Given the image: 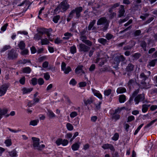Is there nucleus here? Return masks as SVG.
Returning a JSON list of instances; mask_svg holds the SVG:
<instances>
[{
	"instance_id": "f257e3e1",
	"label": "nucleus",
	"mask_w": 157,
	"mask_h": 157,
	"mask_svg": "<svg viewBox=\"0 0 157 157\" xmlns=\"http://www.w3.org/2000/svg\"><path fill=\"white\" fill-rule=\"evenodd\" d=\"M70 5L67 0H64L54 10L55 13L57 14V12H63L66 11L69 8Z\"/></svg>"
},
{
	"instance_id": "f03ea898",
	"label": "nucleus",
	"mask_w": 157,
	"mask_h": 157,
	"mask_svg": "<svg viewBox=\"0 0 157 157\" xmlns=\"http://www.w3.org/2000/svg\"><path fill=\"white\" fill-rule=\"evenodd\" d=\"M97 25H104V26L102 29L103 31H106L109 26V23L107 19L105 17H102L99 19L97 22Z\"/></svg>"
},
{
	"instance_id": "7ed1b4c3",
	"label": "nucleus",
	"mask_w": 157,
	"mask_h": 157,
	"mask_svg": "<svg viewBox=\"0 0 157 157\" xmlns=\"http://www.w3.org/2000/svg\"><path fill=\"white\" fill-rule=\"evenodd\" d=\"M32 140H33V146L37 149L39 150H41L45 147V146L44 144H41V145H40V140L39 138L33 137L32 138Z\"/></svg>"
},
{
	"instance_id": "20e7f679",
	"label": "nucleus",
	"mask_w": 157,
	"mask_h": 157,
	"mask_svg": "<svg viewBox=\"0 0 157 157\" xmlns=\"http://www.w3.org/2000/svg\"><path fill=\"white\" fill-rule=\"evenodd\" d=\"M17 56L18 54L14 49H12L8 51L7 58L9 59H15Z\"/></svg>"
},
{
	"instance_id": "39448f33",
	"label": "nucleus",
	"mask_w": 157,
	"mask_h": 157,
	"mask_svg": "<svg viewBox=\"0 0 157 157\" xmlns=\"http://www.w3.org/2000/svg\"><path fill=\"white\" fill-rule=\"evenodd\" d=\"M145 99L144 94H139L135 97L134 99V101L135 104H138L140 101H143L144 103V101Z\"/></svg>"
},
{
	"instance_id": "423d86ee",
	"label": "nucleus",
	"mask_w": 157,
	"mask_h": 157,
	"mask_svg": "<svg viewBox=\"0 0 157 157\" xmlns=\"http://www.w3.org/2000/svg\"><path fill=\"white\" fill-rule=\"evenodd\" d=\"M90 48L85 44L81 43L79 45V51L80 52H86L90 50Z\"/></svg>"
},
{
	"instance_id": "0eeeda50",
	"label": "nucleus",
	"mask_w": 157,
	"mask_h": 157,
	"mask_svg": "<svg viewBox=\"0 0 157 157\" xmlns=\"http://www.w3.org/2000/svg\"><path fill=\"white\" fill-rule=\"evenodd\" d=\"M148 75H145L144 73H141L140 75V79L138 80V81H145L147 79L151 74V72L149 71H147Z\"/></svg>"
},
{
	"instance_id": "6e6552de",
	"label": "nucleus",
	"mask_w": 157,
	"mask_h": 157,
	"mask_svg": "<svg viewBox=\"0 0 157 157\" xmlns=\"http://www.w3.org/2000/svg\"><path fill=\"white\" fill-rule=\"evenodd\" d=\"M9 86V85L5 84L0 87V96L4 95L6 93Z\"/></svg>"
},
{
	"instance_id": "1a4fd4ad",
	"label": "nucleus",
	"mask_w": 157,
	"mask_h": 157,
	"mask_svg": "<svg viewBox=\"0 0 157 157\" xmlns=\"http://www.w3.org/2000/svg\"><path fill=\"white\" fill-rule=\"evenodd\" d=\"M125 60V58L123 56H117L115 58L114 63L118 66L120 61H124Z\"/></svg>"
},
{
	"instance_id": "9d476101",
	"label": "nucleus",
	"mask_w": 157,
	"mask_h": 157,
	"mask_svg": "<svg viewBox=\"0 0 157 157\" xmlns=\"http://www.w3.org/2000/svg\"><path fill=\"white\" fill-rule=\"evenodd\" d=\"M140 83H138L139 87L141 89H147L151 87V86L149 83H147L145 81H139Z\"/></svg>"
},
{
	"instance_id": "9b49d317",
	"label": "nucleus",
	"mask_w": 157,
	"mask_h": 157,
	"mask_svg": "<svg viewBox=\"0 0 157 157\" xmlns=\"http://www.w3.org/2000/svg\"><path fill=\"white\" fill-rule=\"evenodd\" d=\"M102 147L104 150L109 149L112 151H115L114 148L111 144H103L102 146Z\"/></svg>"
},
{
	"instance_id": "f8f14e48",
	"label": "nucleus",
	"mask_w": 157,
	"mask_h": 157,
	"mask_svg": "<svg viewBox=\"0 0 157 157\" xmlns=\"http://www.w3.org/2000/svg\"><path fill=\"white\" fill-rule=\"evenodd\" d=\"M75 13H76V18H78L81 16L80 13L82 12L83 10L81 6H79L76 8L74 10Z\"/></svg>"
},
{
	"instance_id": "ddd939ff",
	"label": "nucleus",
	"mask_w": 157,
	"mask_h": 157,
	"mask_svg": "<svg viewBox=\"0 0 157 157\" xmlns=\"http://www.w3.org/2000/svg\"><path fill=\"white\" fill-rule=\"evenodd\" d=\"M92 91L94 95L100 99H102V96L101 94L100 93L99 91L97 90L94 89H92Z\"/></svg>"
},
{
	"instance_id": "4468645a",
	"label": "nucleus",
	"mask_w": 157,
	"mask_h": 157,
	"mask_svg": "<svg viewBox=\"0 0 157 157\" xmlns=\"http://www.w3.org/2000/svg\"><path fill=\"white\" fill-rule=\"evenodd\" d=\"M81 144L80 142L75 143L71 146V148L73 151L78 150Z\"/></svg>"
},
{
	"instance_id": "2eb2a0df",
	"label": "nucleus",
	"mask_w": 157,
	"mask_h": 157,
	"mask_svg": "<svg viewBox=\"0 0 157 157\" xmlns=\"http://www.w3.org/2000/svg\"><path fill=\"white\" fill-rule=\"evenodd\" d=\"M134 68V66L131 63H129L126 68L127 72H130L133 71Z\"/></svg>"
},
{
	"instance_id": "dca6fc26",
	"label": "nucleus",
	"mask_w": 157,
	"mask_h": 157,
	"mask_svg": "<svg viewBox=\"0 0 157 157\" xmlns=\"http://www.w3.org/2000/svg\"><path fill=\"white\" fill-rule=\"evenodd\" d=\"M106 61V59L105 58H97L96 59L95 62L96 63H99V65L100 66H101L104 64L105 62Z\"/></svg>"
},
{
	"instance_id": "f3484780",
	"label": "nucleus",
	"mask_w": 157,
	"mask_h": 157,
	"mask_svg": "<svg viewBox=\"0 0 157 157\" xmlns=\"http://www.w3.org/2000/svg\"><path fill=\"white\" fill-rule=\"evenodd\" d=\"M119 14L118 15V17H121L123 16L125 12V11L124 9V6L123 5L120 6V9L119 11Z\"/></svg>"
},
{
	"instance_id": "a211bd4d",
	"label": "nucleus",
	"mask_w": 157,
	"mask_h": 157,
	"mask_svg": "<svg viewBox=\"0 0 157 157\" xmlns=\"http://www.w3.org/2000/svg\"><path fill=\"white\" fill-rule=\"evenodd\" d=\"M11 46L10 45H6L4 46L0 50V52L2 53L7 50L10 49Z\"/></svg>"
},
{
	"instance_id": "6ab92c4d",
	"label": "nucleus",
	"mask_w": 157,
	"mask_h": 157,
	"mask_svg": "<svg viewBox=\"0 0 157 157\" xmlns=\"http://www.w3.org/2000/svg\"><path fill=\"white\" fill-rule=\"evenodd\" d=\"M33 90L32 88H23L21 89L23 94H28L30 93Z\"/></svg>"
},
{
	"instance_id": "aec40b11",
	"label": "nucleus",
	"mask_w": 157,
	"mask_h": 157,
	"mask_svg": "<svg viewBox=\"0 0 157 157\" xmlns=\"http://www.w3.org/2000/svg\"><path fill=\"white\" fill-rule=\"evenodd\" d=\"M150 105L143 104L142 105V111L143 113H146L148 110V108L150 106Z\"/></svg>"
},
{
	"instance_id": "412c9836",
	"label": "nucleus",
	"mask_w": 157,
	"mask_h": 157,
	"mask_svg": "<svg viewBox=\"0 0 157 157\" xmlns=\"http://www.w3.org/2000/svg\"><path fill=\"white\" fill-rule=\"evenodd\" d=\"M126 91V89L124 87H119L118 88L117 90V94H121L125 92Z\"/></svg>"
},
{
	"instance_id": "4be33fe9",
	"label": "nucleus",
	"mask_w": 157,
	"mask_h": 157,
	"mask_svg": "<svg viewBox=\"0 0 157 157\" xmlns=\"http://www.w3.org/2000/svg\"><path fill=\"white\" fill-rule=\"evenodd\" d=\"M7 109L5 108L3 109L0 108V120L2 118L3 115L7 113Z\"/></svg>"
},
{
	"instance_id": "5701e85b",
	"label": "nucleus",
	"mask_w": 157,
	"mask_h": 157,
	"mask_svg": "<svg viewBox=\"0 0 157 157\" xmlns=\"http://www.w3.org/2000/svg\"><path fill=\"white\" fill-rule=\"evenodd\" d=\"M9 155L11 157H17V151L15 149H13L11 151L8 152Z\"/></svg>"
},
{
	"instance_id": "b1692460",
	"label": "nucleus",
	"mask_w": 157,
	"mask_h": 157,
	"mask_svg": "<svg viewBox=\"0 0 157 157\" xmlns=\"http://www.w3.org/2000/svg\"><path fill=\"white\" fill-rule=\"evenodd\" d=\"M112 90L111 89H108L104 91V94L105 96L108 97L110 95H111V96H113V95L112 94Z\"/></svg>"
},
{
	"instance_id": "393cba45",
	"label": "nucleus",
	"mask_w": 157,
	"mask_h": 157,
	"mask_svg": "<svg viewBox=\"0 0 157 157\" xmlns=\"http://www.w3.org/2000/svg\"><path fill=\"white\" fill-rule=\"evenodd\" d=\"M50 40L47 38L41 39V44L42 45H47L49 43Z\"/></svg>"
},
{
	"instance_id": "a878e982",
	"label": "nucleus",
	"mask_w": 157,
	"mask_h": 157,
	"mask_svg": "<svg viewBox=\"0 0 157 157\" xmlns=\"http://www.w3.org/2000/svg\"><path fill=\"white\" fill-rule=\"evenodd\" d=\"M157 61V59H155L152 60L151 61L149 62V64L147 65V67L148 68H150L151 67L154 66Z\"/></svg>"
},
{
	"instance_id": "bb28decb",
	"label": "nucleus",
	"mask_w": 157,
	"mask_h": 157,
	"mask_svg": "<svg viewBox=\"0 0 157 157\" xmlns=\"http://www.w3.org/2000/svg\"><path fill=\"white\" fill-rule=\"evenodd\" d=\"M65 37H63V39L64 40H68L70 37L72 36V34L68 32L65 33L64 34Z\"/></svg>"
},
{
	"instance_id": "cd10ccee",
	"label": "nucleus",
	"mask_w": 157,
	"mask_h": 157,
	"mask_svg": "<svg viewBox=\"0 0 157 157\" xmlns=\"http://www.w3.org/2000/svg\"><path fill=\"white\" fill-rule=\"evenodd\" d=\"M25 45L24 41H21L18 44V46L21 50H23L25 47Z\"/></svg>"
},
{
	"instance_id": "c85d7f7f",
	"label": "nucleus",
	"mask_w": 157,
	"mask_h": 157,
	"mask_svg": "<svg viewBox=\"0 0 157 157\" xmlns=\"http://www.w3.org/2000/svg\"><path fill=\"white\" fill-rule=\"evenodd\" d=\"M96 20H93L92 21L90 22L88 27V30L90 31V30L93 27L94 25L95 24Z\"/></svg>"
},
{
	"instance_id": "c756f323",
	"label": "nucleus",
	"mask_w": 157,
	"mask_h": 157,
	"mask_svg": "<svg viewBox=\"0 0 157 157\" xmlns=\"http://www.w3.org/2000/svg\"><path fill=\"white\" fill-rule=\"evenodd\" d=\"M126 100V97L124 95H121L120 96L119 98V101L120 103H123Z\"/></svg>"
},
{
	"instance_id": "7c9ffc66",
	"label": "nucleus",
	"mask_w": 157,
	"mask_h": 157,
	"mask_svg": "<svg viewBox=\"0 0 157 157\" xmlns=\"http://www.w3.org/2000/svg\"><path fill=\"white\" fill-rule=\"evenodd\" d=\"M30 61L26 59H22L18 61V63L20 64H25L27 63H30Z\"/></svg>"
},
{
	"instance_id": "2f4dec72",
	"label": "nucleus",
	"mask_w": 157,
	"mask_h": 157,
	"mask_svg": "<svg viewBox=\"0 0 157 157\" xmlns=\"http://www.w3.org/2000/svg\"><path fill=\"white\" fill-rule=\"evenodd\" d=\"M48 29H45V28H41L40 29V30H38L37 31L38 32V33L40 34H44L46 33L47 30Z\"/></svg>"
},
{
	"instance_id": "473e14b6",
	"label": "nucleus",
	"mask_w": 157,
	"mask_h": 157,
	"mask_svg": "<svg viewBox=\"0 0 157 157\" xmlns=\"http://www.w3.org/2000/svg\"><path fill=\"white\" fill-rule=\"evenodd\" d=\"M42 36L41 34H40L39 33L36 34L34 36V39L35 40H41L42 38Z\"/></svg>"
},
{
	"instance_id": "72a5a7b5",
	"label": "nucleus",
	"mask_w": 157,
	"mask_h": 157,
	"mask_svg": "<svg viewBox=\"0 0 157 157\" xmlns=\"http://www.w3.org/2000/svg\"><path fill=\"white\" fill-rule=\"evenodd\" d=\"M98 42L103 45H105L107 42V40L106 39L103 38H99L98 40Z\"/></svg>"
},
{
	"instance_id": "f704fd0d",
	"label": "nucleus",
	"mask_w": 157,
	"mask_h": 157,
	"mask_svg": "<svg viewBox=\"0 0 157 157\" xmlns=\"http://www.w3.org/2000/svg\"><path fill=\"white\" fill-rule=\"evenodd\" d=\"M60 18V16L59 15H58L54 16L53 18V21L55 23H58Z\"/></svg>"
},
{
	"instance_id": "c9c22d12",
	"label": "nucleus",
	"mask_w": 157,
	"mask_h": 157,
	"mask_svg": "<svg viewBox=\"0 0 157 157\" xmlns=\"http://www.w3.org/2000/svg\"><path fill=\"white\" fill-rule=\"evenodd\" d=\"M47 114L48 116L51 118H52L55 117V114L51 110H48Z\"/></svg>"
},
{
	"instance_id": "e433bc0d",
	"label": "nucleus",
	"mask_w": 157,
	"mask_h": 157,
	"mask_svg": "<svg viewBox=\"0 0 157 157\" xmlns=\"http://www.w3.org/2000/svg\"><path fill=\"white\" fill-rule=\"evenodd\" d=\"M70 52L73 54H75L76 52V48L75 46L73 45L70 47Z\"/></svg>"
},
{
	"instance_id": "4c0bfd02",
	"label": "nucleus",
	"mask_w": 157,
	"mask_h": 157,
	"mask_svg": "<svg viewBox=\"0 0 157 157\" xmlns=\"http://www.w3.org/2000/svg\"><path fill=\"white\" fill-rule=\"evenodd\" d=\"M83 101L84 103L86 105H87L88 104H90L93 102L92 99L91 98L87 100L86 99H84Z\"/></svg>"
},
{
	"instance_id": "58836bf2",
	"label": "nucleus",
	"mask_w": 157,
	"mask_h": 157,
	"mask_svg": "<svg viewBox=\"0 0 157 157\" xmlns=\"http://www.w3.org/2000/svg\"><path fill=\"white\" fill-rule=\"evenodd\" d=\"M66 127L67 129L69 131H72L74 129L73 125L70 123H67L66 124Z\"/></svg>"
},
{
	"instance_id": "ea45409f",
	"label": "nucleus",
	"mask_w": 157,
	"mask_h": 157,
	"mask_svg": "<svg viewBox=\"0 0 157 157\" xmlns=\"http://www.w3.org/2000/svg\"><path fill=\"white\" fill-rule=\"evenodd\" d=\"M31 71V69L29 67H25L23 69V72L25 73H29Z\"/></svg>"
},
{
	"instance_id": "a19ab883",
	"label": "nucleus",
	"mask_w": 157,
	"mask_h": 157,
	"mask_svg": "<svg viewBox=\"0 0 157 157\" xmlns=\"http://www.w3.org/2000/svg\"><path fill=\"white\" fill-rule=\"evenodd\" d=\"M82 66H78L75 70V72L78 74L82 70Z\"/></svg>"
},
{
	"instance_id": "79ce46f5",
	"label": "nucleus",
	"mask_w": 157,
	"mask_h": 157,
	"mask_svg": "<svg viewBox=\"0 0 157 157\" xmlns=\"http://www.w3.org/2000/svg\"><path fill=\"white\" fill-rule=\"evenodd\" d=\"M38 122L39 121L38 120H33L30 122L29 124L34 126L36 125Z\"/></svg>"
},
{
	"instance_id": "37998d69",
	"label": "nucleus",
	"mask_w": 157,
	"mask_h": 157,
	"mask_svg": "<svg viewBox=\"0 0 157 157\" xmlns=\"http://www.w3.org/2000/svg\"><path fill=\"white\" fill-rule=\"evenodd\" d=\"M119 137V134L117 133H116L114 135L113 137L112 138V139L113 140L117 141L118 140Z\"/></svg>"
},
{
	"instance_id": "c03bdc74",
	"label": "nucleus",
	"mask_w": 157,
	"mask_h": 157,
	"mask_svg": "<svg viewBox=\"0 0 157 157\" xmlns=\"http://www.w3.org/2000/svg\"><path fill=\"white\" fill-rule=\"evenodd\" d=\"M157 121V119L151 121L150 123L147 124L145 127V128H147L152 125L155 122Z\"/></svg>"
},
{
	"instance_id": "a18cd8bd",
	"label": "nucleus",
	"mask_w": 157,
	"mask_h": 157,
	"mask_svg": "<svg viewBox=\"0 0 157 157\" xmlns=\"http://www.w3.org/2000/svg\"><path fill=\"white\" fill-rule=\"evenodd\" d=\"M140 45L144 50L146 51L147 44L146 42L144 41H143L141 42Z\"/></svg>"
},
{
	"instance_id": "49530a36",
	"label": "nucleus",
	"mask_w": 157,
	"mask_h": 157,
	"mask_svg": "<svg viewBox=\"0 0 157 157\" xmlns=\"http://www.w3.org/2000/svg\"><path fill=\"white\" fill-rule=\"evenodd\" d=\"M71 69L69 66L67 67V68H65V70L63 71L65 74H68L71 71Z\"/></svg>"
},
{
	"instance_id": "de8ad7c7",
	"label": "nucleus",
	"mask_w": 157,
	"mask_h": 157,
	"mask_svg": "<svg viewBox=\"0 0 157 157\" xmlns=\"http://www.w3.org/2000/svg\"><path fill=\"white\" fill-rule=\"evenodd\" d=\"M112 117L116 120H117L120 118V116L119 115L114 113L112 115Z\"/></svg>"
},
{
	"instance_id": "09e8293b",
	"label": "nucleus",
	"mask_w": 157,
	"mask_h": 157,
	"mask_svg": "<svg viewBox=\"0 0 157 157\" xmlns=\"http://www.w3.org/2000/svg\"><path fill=\"white\" fill-rule=\"evenodd\" d=\"M78 113L75 111H73L71 113L70 116L71 118H73L77 116L78 115Z\"/></svg>"
},
{
	"instance_id": "8fccbe9b",
	"label": "nucleus",
	"mask_w": 157,
	"mask_h": 157,
	"mask_svg": "<svg viewBox=\"0 0 157 157\" xmlns=\"http://www.w3.org/2000/svg\"><path fill=\"white\" fill-rule=\"evenodd\" d=\"M5 143L7 146H10L12 144L11 140L10 139L6 140L5 141Z\"/></svg>"
},
{
	"instance_id": "3c124183",
	"label": "nucleus",
	"mask_w": 157,
	"mask_h": 157,
	"mask_svg": "<svg viewBox=\"0 0 157 157\" xmlns=\"http://www.w3.org/2000/svg\"><path fill=\"white\" fill-rule=\"evenodd\" d=\"M44 78L47 80H48L50 78V75L48 72L44 73Z\"/></svg>"
},
{
	"instance_id": "603ef678",
	"label": "nucleus",
	"mask_w": 157,
	"mask_h": 157,
	"mask_svg": "<svg viewBox=\"0 0 157 157\" xmlns=\"http://www.w3.org/2000/svg\"><path fill=\"white\" fill-rule=\"evenodd\" d=\"M144 124H141L137 128V129L136 130V131H135V132L134 133V135H136L138 133V132L139 131V130H140L141 128L143 126Z\"/></svg>"
},
{
	"instance_id": "864d4df0",
	"label": "nucleus",
	"mask_w": 157,
	"mask_h": 157,
	"mask_svg": "<svg viewBox=\"0 0 157 157\" xmlns=\"http://www.w3.org/2000/svg\"><path fill=\"white\" fill-rule=\"evenodd\" d=\"M62 139L61 138L58 139L56 141V143L57 146H59L62 144Z\"/></svg>"
},
{
	"instance_id": "5fc2aeb1",
	"label": "nucleus",
	"mask_w": 157,
	"mask_h": 157,
	"mask_svg": "<svg viewBox=\"0 0 157 157\" xmlns=\"http://www.w3.org/2000/svg\"><path fill=\"white\" fill-rule=\"evenodd\" d=\"M38 84L40 85H42L44 83V81L43 78H40L37 80Z\"/></svg>"
},
{
	"instance_id": "6e6d98bb",
	"label": "nucleus",
	"mask_w": 157,
	"mask_h": 157,
	"mask_svg": "<svg viewBox=\"0 0 157 157\" xmlns=\"http://www.w3.org/2000/svg\"><path fill=\"white\" fill-rule=\"evenodd\" d=\"M29 53V50L27 49H25L21 52V54L22 55H27Z\"/></svg>"
},
{
	"instance_id": "4d7b16f0",
	"label": "nucleus",
	"mask_w": 157,
	"mask_h": 157,
	"mask_svg": "<svg viewBox=\"0 0 157 157\" xmlns=\"http://www.w3.org/2000/svg\"><path fill=\"white\" fill-rule=\"evenodd\" d=\"M37 78H33L31 80L32 84L33 85L35 86L37 83Z\"/></svg>"
},
{
	"instance_id": "13d9d810",
	"label": "nucleus",
	"mask_w": 157,
	"mask_h": 157,
	"mask_svg": "<svg viewBox=\"0 0 157 157\" xmlns=\"http://www.w3.org/2000/svg\"><path fill=\"white\" fill-rule=\"evenodd\" d=\"M77 83V82L74 79H72L69 82V84L70 85H72L73 86L75 85Z\"/></svg>"
},
{
	"instance_id": "bf43d9fd",
	"label": "nucleus",
	"mask_w": 157,
	"mask_h": 157,
	"mask_svg": "<svg viewBox=\"0 0 157 157\" xmlns=\"http://www.w3.org/2000/svg\"><path fill=\"white\" fill-rule=\"evenodd\" d=\"M48 39L50 40V41H53V39L50 37V36L51 35V34L48 31V30H47L46 33Z\"/></svg>"
},
{
	"instance_id": "052dcab7",
	"label": "nucleus",
	"mask_w": 157,
	"mask_h": 157,
	"mask_svg": "<svg viewBox=\"0 0 157 157\" xmlns=\"http://www.w3.org/2000/svg\"><path fill=\"white\" fill-rule=\"evenodd\" d=\"M113 35L109 33H107L105 35V37L108 40L111 39L113 37Z\"/></svg>"
},
{
	"instance_id": "680f3d73",
	"label": "nucleus",
	"mask_w": 157,
	"mask_h": 157,
	"mask_svg": "<svg viewBox=\"0 0 157 157\" xmlns=\"http://www.w3.org/2000/svg\"><path fill=\"white\" fill-rule=\"evenodd\" d=\"M150 92V93L152 94H155V93H157V88H154V89H153L151 90Z\"/></svg>"
},
{
	"instance_id": "e2e57ef3",
	"label": "nucleus",
	"mask_w": 157,
	"mask_h": 157,
	"mask_svg": "<svg viewBox=\"0 0 157 157\" xmlns=\"http://www.w3.org/2000/svg\"><path fill=\"white\" fill-rule=\"evenodd\" d=\"M135 119V117L133 116H129L128 118L127 122H130Z\"/></svg>"
},
{
	"instance_id": "0e129e2a",
	"label": "nucleus",
	"mask_w": 157,
	"mask_h": 157,
	"mask_svg": "<svg viewBox=\"0 0 157 157\" xmlns=\"http://www.w3.org/2000/svg\"><path fill=\"white\" fill-rule=\"evenodd\" d=\"M157 109V105H152L150 107V109L152 111H154Z\"/></svg>"
},
{
	"instance_id": "69168bd1",
	"label": "nucleus",
	"mask_w": 157,
	"mask_h": 157,
	"mask_svg": "<svg viewBox=\"0 0 157 157\" xmlns=\"http://www.w3.org/2000/svg\"><path fill=\"white\" fill-rule=\"evenodd\" d=\"M62 40L59 38H57L55 40V43L56 44H59L62 42Z\"/></svg>"
},
{
	"instance_id": "338daca9",
	"label": "nucleus",
	"mask_w": 157,
	"mask_h": 157,
	"mask_svg": "<svg viewBox=\"0 0 157 157\" xmlns=\"http://www.w3.org/2000/svg\"><path fill=\"white\" fill-rule=\"evenodd\" d=\"M66 65L64 62L62 63L61 65V69L62 71H63L66 68Z\"/></svg>"
},
{
	"instance_id": "774afa93",
	"label": "nucleus",
	"mask_w": 157,
	"mask_h": 157,
	"mask_svg": "<svg viewBox=\"0 0 157 157\" xmlns=\"http://www.w3.org/2000/svg\"><path fill=\"white\" fill-rule=\"evenodd\" d=\"M31 53L32 54H34L36 52V50L34 46H32L30 48Z\"/></svg>"
}]
</instances>
